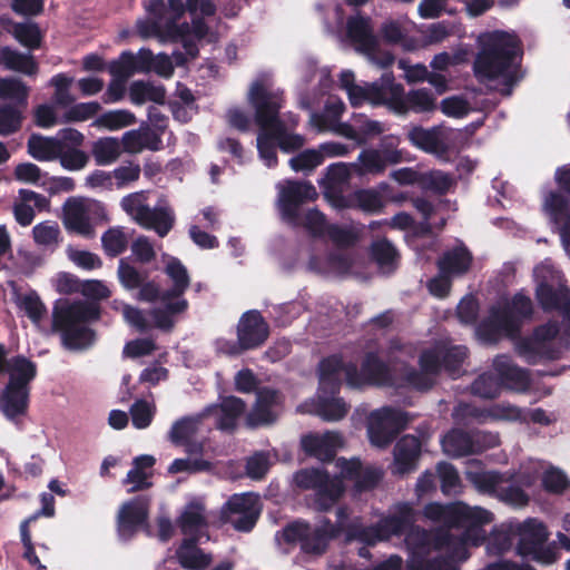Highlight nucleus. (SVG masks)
I'll return each instance as SVG.
<instances>
[{
    "label": "nucleus",
    "mask_w": 570,
    "mask_h": 570,
    "mask_svg": "<svg viewBox=\"0 0 570 570\" xmlns=\"http://www.w3.org/2000/svg\"><path fill=\"white\" fill-rule=\"evenodd\" d=\"M519 39L505 31L495 30L479 37V51L473 61V72L480 82L502 79L501 94L509 96L519 81Z\"/></svg>",
    "instance_id": "f257e3e1"
},
{
    "label": "nucleus",
    "mask_w": 570,
    "mask_h": 570,
    "mask_svg": "<svg viewBox=\"0 0 570 570\" xmlns=\"http://www.w3.org/2000/svg\"><path fill=\"white\" fill-rule=\"evenodd\" d=\"M100 317L101 306L97 302L59 299L52 309V330L60 334L66 348L83 350L94 343L96 332L90 325Z\"/></svg>",
    "instance_id": "f03ea898"
},
{
    "label": "nucleus",
    "mask_w": 570,
    "mask_h": 570,
    "mask_svg": "<svg viewBox=\"0 0 570 570\" xmlns=\"http://www.w3.org/2000/svg\"><path fill=\"white\" fill-rule=\"evenodd\" d=\"M295 485L303 491H313V508L327 512L345 493V484L338 475H331L322 468H305L294 474Z\"/></svg>",
    "instance_id": "7ed1b4c3"
},
{
    "label": "nucleus",
    "mask_w": 570,
    "mask_h": 570,
    "mask_svg": "<svg viewBox=\"0 0 570 570\" xmlns=\"http://www.w3.org/2000/svg\"><path fill=\"white\" fill-rule=\"evenodd\" d=\"M389 100L387 108L396 115L429 114L436 109V98L429 88L404 91L402 83L395 82L394 76L387 77Z\"/></svg>",
    "instance_id": "20e7f679"
},
{
    "label": "nucleus",
    "mask_w": 570,
    "mask_h": 570,
    "mask_svg": "<svg viewBox=\"0 0 570 570\" xmlns=\"http://www.w3.org/2000/svg\"><path fill=\"white\" fill-rule=\"evenodd\" d=\"M407 423V413L401 410L385 406L372 412L367 425L371 443L381 449L389 446Z\"/></svg>",
    "instance_id": "39448f33"
},
{
    "label": "nucleus",
    "mask_w": 570,
    "mask_h": 570,
    "mask_svg": "<svg viewBox=\"0 0 570 570\" xmlns=\"http://www.w3.org/2000/svg\"><path fill=\"white\" fill-rule=\"evenodd\" d=\"M393 375L386 362L375 352H367L361 363V368L354 362H348L347 386L361 389L366 385L390 386Z\"/></svg>",
    "instance_id": "423d86ee"
},
{
    "label": "nucleus",
    "mask_w": 570,
    "mask_h": 570,
    "mask_svg": "<svg viewBox=\"0 0 570 570\" xmlns=\"http://www.w3.org/2000/svg\"><path fill=\"white\" fill-rule=\"evenodd\" d=\"M493 514L480 507H470L464 502H453L451 529H463L462 535L470 539L474 547L485 541L483 525L491 523Z\"/></svg>",
    "instance_id": "0eeeda50"
},
{
    "label": "nucleus",
    "mask_w": 570,
    "mask_h": 570,
    "mask_svg": "<svg viewBox=\"0 0 570 570\" xmlns=\"http://www.w3.org/2000/svg\"><path fill=\"white\" fill-rule=\"evenodd\" d=\"M248 101L255 110V121L264 131H272L283 121L279 119L282 97L268 91L262 81H255L248 94Z\"/></svg>",
    "instance_id": "6e6552de"
},
{
    "label": "nucleus",
    "mask_w": 570,
    "mask_h": 570,
    "mask_svg": "<svg viewBox=\"0 0 570 570\" xmlns=\"http://www.w3.org/2000/svg\"><path fill=\"white\" fill-rule=\"evenodd\" d=\"M441 444L446 455L458 459L482 453L488 448L495 445V438L480 431L466 432L452 429L442 438Z\"/></svg>",
    "instance_id": "1a4fd4ad"
},
{
    "label": "nucleus",
    "mask_w": 570,
    "mask_h": 570,
    "mask_svg": "<svg viewBox=\"0 0 570 570\" xmlns=\"http://www.w3.org/2000/svg\"><path fill=\"white\" fill-rule=\"evenodd\" d=\"M317 197L316 188L309 181L289 180L279 194V210L283 219L297 225L301 219V206Z\"/></svg>",
    "instance_id": "9d476101"
},
{
    "label": "nucleus",
    "mask_w": 570,
    "mask_h": 570,
    "mask_svg": "<svg viewBox=\"0 0 570 570\" xmlns=\"http://www.w3.org/2000/svg\"><path fill=\"white\" fill-rule=\"evenodd\" d=\"M149 505L147 495H136L122 503L117 515V529L122 539L132 538L147 523Z\"/></svg>",
    "instance_id": "9b49d317"
},
{
    "label": "nucleus",
    "mask_w": 570,
    "mask_h": 570,
    "mask_svg": "<svg viewBox=\"0 0 570 570\" xmlns=\"http://www.w3.org/2000/svg\"><path fill=\"white\" fill-rule=\"evenodd\" d=\"M269 333V324L257 309L243 313L236 327L237 338L248 351L263 346Z\"/></svg>",
    "instance_id": "f8f14e48"
},
{
    "label": "nucleus",
    "mask_w": 570,
    "mask_h": 570,
    "mask_svg": "<svg viewBox=\"0 0 570 570\" xmlns=\"http://www.w3.org/2000/svg\"><path fill=\"white\" fill-rule=\"evenodd\" d=\"M282 403L279 391L271 387H263L256 394L253 409L246 416V425L250 429L274 424L277 421L275 407Z\"/></svg>",
    "instance_id": "ddd939ff"
},
{
    "label": "nucleus",
    "mask_w": 570,
    "mask_h": 570,
    "mask_svg": "<svg viewBox=\"0 0 570 570\" xmlns=\"http://www.w3.org/2000/svg\"><path fill=\"white\" fill-rule=\"evenodd\" d=\"M31 390L6 384L2 387V415L21 429L28 417Z\"/></svg>",
    "instance_id": "4468645a"
},
{
    "label": "nucleus",
    "mask_w": 570,
    "mask_h": 570,
    "mask_svg": "<svg viewBox=\"0 0 570 570\" xmlns=\"http://www.w3.org/2000/svg\"><path fill=\"white\" fill-rule=\"evenodd\" d=\"M493 370L501 387L524 392L531 385L529 371L517 365L510 355H498L493 360Z\"/></svg>",
    "instance_id": "2eb2a0df"
},
{
    "label": "nucleus",
    "mask_w": 570,
    "mask_h": 570,
    "mask_svg": "<svg viewBox=\"0 0 570 570\" xmlns=\"http://www.w3.org/2000/svg\"><path fill=\"white\" fill-rule=\"evenodd\" d=\"M345 35L360 52L373 55L377 49L379 41L373 31L372 20L367 16H350L346 19Z\"/></svg>",
    "instance_id": "dca6fc26"
},
{
    "label": "nucleus",
    "mask_w": 570,
    "mask_h": 570,
    "mask_svg": "<svg viewBox=\"0 0 570 570\" xmlns=\"http://www.w3.org/2000/svg\"><path fill=\"white\" fill-rule=\"evenodd\" d=\"M2 374L8 375L6 384L31 390V383L37 377V364L23 355L6 357L2 345Z\"/></svg>",
    "instance_id": "f3484780"
},
{
    "label": "nucleus",
    "mask_w": 570,
    "mask_h": 570,
    "mask_svg": "<svg viewBox=\"0 0 570 570\" xmlns=\"http://www.w3.org/2000/svg\"><path fill=\"white\" fill-rule=\"evenodd\" d=\"M348 362H344L342 355L333 354L320 361L318 372V390L330 394H340L342 387V375L347 383Z\"/></svg>",
    "instance_id": "a211bd4d"
},
{
    "label": "nucleus",
    "mask_w": 570,
    "mask_h": 570,
    "mask_svg": "<svg viewBox=\"0 0 570 570\" xmlns=\"http://www.w3.org/2000/svg\"><path fill=\"white\" fill-rule=\"evenodd\" d=\"M421 440L411 434L397 440L393 450V474L404 475L417 469L421 456Z\"/></svg>",
    "instance_id": "6ab92c4d"
},
{
    "label": "nucleus",
    "mask_w": 570,
    "mask_h": 570,
    "mask_svg": "<svg viewBox=\"0 0 570 570\" xmlns=\"http://www.w3.org/2000/svg\"><path fill=\"white\" fill-rule=\"evenodd\" d=\"M514 350L529 365L544 361H557L561 357V350L556 345H546L534 336H520L513 338Z\"/></svg>",
    "instance_id": "aec40b11"
},
{
    "label": "nucleus",
    "mask_w": 570,
    "mask_h": 570,
    "mask_svg": "<svg viewBox=\"0 0 570 570\" xmlns=\"http://www.w3.org/2000/svg\"><path fill=\"white\" fill-rule=\"evenodd\" d=\"M334 203L341 209H358L366 214H379L385 206L383 196L373 188H360L347 195H340Z\"/></svg>",
    "instance_id": "412c9836"
},
{
    "label": "nucleus",
    "mask_w": 570,
    "mask_h": 570,
    "mask_svg": "<svg viewBox=\"0 0 570 570\" xmlns=\"http://www.w3.org/2000/svg\"><path fill=\"white\" fill-rule=\"evenodd\" d=\"M62 223L70 233H76L86 238L95 235L85 204L75 197L66 200L62 207Z\"/></svg>",
    "instance_id": "4be33fe9"
},
{
    "label": "nucleus",
    "mask_w": 570,
    "mask_h": 570,
    "mask_svg": "<svg viewBox=\"0 0 570 570\" xmlns=\"http://www.w3.org/2000/svg\"><path fill=\"white\" fill-rule=\"evenodd\" d=\"M517 552L522 557L537 553L548 540V531L542 522L528 519L518 527Z\"/></svg>",
    "instance_id": "5701e85b"
},
{
    "label": "nucleus",
    "mask_w": 570,
    "mask_h": 570,
    "mask_svg": "<svg viewBox=\"0 0 570 570\" xmlns=\"http://www.w3.org/2000/svg\"><path fill=\"white\" fill-rule=\"evenodd\" d=\"M219 411L216 428L220 431L233 433L237 428L238 419L245 413L246 403L237 396L229 395L222 399L219 404L210 405L204 410L207 416L214 411Z\"/></svg>",
    "instance_id": "b1692460"
},
{
    "label": "nucleus",
    "mask_w": 570,
    "mask_h": 570,
    "mask_svg": "<svg viewBox=\"0 0 570 570\" xmlns=\"http://www.w3.org/2000/svg\"><path fill=\"white\" fill-rule=\"evenodd\" d=\"M177 524L186 538L196 537L202 540L207 535L208 521L205 515V505L202 501H190L177 519Z\"/></svg>",
    "instance_id": "393cba45"
},
{
    "label": "nucleus",
    "mask_w": 570,
    "mask_h": 570,
    "mask_svg": "<svg viewBox=\"0 0 570 570\" xmlns=\"http://www.w3.org/2000/svg\"><path fill=\"white\" fill-rule=\"evenodd\" d=\"M2 29L10 33L28 51L38 50L42 46L43 33L37 22L30 20L17 22L2 17Z\"/></svg>",
    "instance_id": "a878e982"
},
{
    "label": "nucleus",
    "mask_w": 570,
    "mask_h": 570,
    "mask_svg": "<svg viewBox=\"0 0 570 570\" xmlns=\"http://www.w3.org/2000/svg\"><path fill=\"white\" fill-rule=\"evenodd\" d=\"M302 444L308 455L322 462H331L335 459L337 449L343 444V439L340 433L326 432L322 436H305Z\"/></svg>",
    "instance_id": "bb28decb"
},
{
    "label": "nucleus",
    "mask_w": 570,
    "mask_h": 570,
    "mask_svg": "<svg viewBox=\"0 0 570 570\" xmlns=\"http://www.w3.org/2000/svg\"><path fill=\"white\" fill-rule=\"evenodd\" d=\"M431 541L435 549L445 550V554L454 559L459 566L470 557L468 544H471V541L465 535H454L449 529H438Z\"/></svg>",
    "instance_id": "cd10ccee"
},
{
    "label": "nucleus",
    "mask_w": 570,
    "mask_h": 570,
    "mask_svg": "<svg viewBox=\"0 0 570 570\" xmlns=\"http://www.w3.org/2000/svg\"><path fill=\"white\" fill-rule=\"evenodd\" d=\"M392 72H385L380 79V83L374 82L367 87L355 85L347 91L350 102L353 107L361 106L365 100L371 101L373 105H384L387 107L389 100V80Z\"/></svg>",
    "instance_id": "c85d7f7f"
},
{
    "label": "nucleus",
    "mask_w": 570,
    "mask_h": 570,
    "mask_svg": "<svg viewBox=\"0 0 570 570\" xmlns=\"http://www.w3.org/2000/svg\"><path fill=\"white\" fill-rule=\"evenodd\" d=\"M473 256L466 246H455L445 250L438 259L436 266L439 272L448 274L451 277H460L465 275L472 265Z\"/></svg>",
    "instance_id": "c756f323"
},
{
    "label": "nucleus",
    "mask_w": 570,
    "mask_h": 570,
    "mask_svg": "<svg viewBox=\"0 0 570 570\" xmlns=\"http://www.w3.org/2000/svg\"><path fill=\"white\" fill-rule=\"evenodd\" d=\"M502 332L513 340L518 336V325L514 324L507 312H499L498 309H493L490 318L482 322L478 327L479 335L491 343L497 342Z\"/></svg>",
    "instance_id": "7c9ffc66"
},
{
    "label": "nucleus",
    "mask_w": 570,
    "mask_h": 570,
    "mask_svg": "<svg viewBox=\"0 0 570 570\" xmlns=\"http://www.w3.org/2000/svg\"><path fill=\"white\" fill-rule=\"evenodd\" d=\"M31 52H21L9 46H2V68L27 77L37 76L39 63Z\"/></svg>",
    "instance_id": "2f4dec72"
},
{
    "label": "nucleus",
    "mask_w": 570,
    "mask_h": 570,
    "mask_svg": "<svg viewBox=\"0 0 570 570\" xmlns=\"http://www.w3.org/2000/svg\"><path fill=\"white\" fill-rule=\"evenodd\" d=\"M200 540L196 537L185 538L176 551L179 564L186 570H204L212 562V556L198 548Z\"/></svg>",
    "instance_id": "473e14b6"
},
{
    "label": "nucleus",
    "mask_w": 570,
    "mask_h": 570,
    "mask_svg": "<svg viewBox=\"0 0 570 570\" xmlns=\"http://www.w3.org/2000/svg\"><path fill=\"white\" fill-rule=\"evenodd\" d=\"M379 522L386 540L393 535L401 537L413 525L414 512L409 503H399L393 514L381 519Z\"/></svg>",
    "instance_id": "72a5a7b5"
},
{
    "label": "nucleus",
    "mask_w": 570,
    "mask_h": 570,
    "mask_svg": "<svg viewBox=\"0 0 570 570\" xmlns=\"http://www.w3.org/2000/svg\"><path fill=\"white\" fill-rule=\"evenodd\" d=\"M543 209L557 229L570 226V199L560 190H550L543 202Z\"/></svg>",
    "instance_id": "f704fd0d"
},
{
    "label": "nucleus",
    "mask_w": 570,
    "mask_h": 570,
    "mask_svg": "<svg viewBox=\"0 0 570 570\" xmlns=\"http://www.w3.org/2000/svg\"><path fill=\"white\" fill-rule=\"evenodd\" d=\"M406 137L412 146L425 153L438 154L445 151V145L436 127L426 129L416 125L411 127Z\"/></svg>",
    "instance_id": "c9c22d12"
},
{
    "label": "nucleus",
    "mask_w": 570,
    "mask_h": 570,
    "mask_svg": "<svg viewBox=\"0 0 570 570\" xmlns=\"http://www.w3.org/2000/svg\"><path fill=\"white\" fill-rule=\"evenodd\" d=\"M125 151L136 154L144 149L153 151L160 150L163 147L160 135L150 130H129L126 131L121 139Z\"/></svg>",
    "instance_id": "e433bc0d"
},
{
    "label": "nucleus",
    "mask_w": 570,
    "mask_h": 570,
    "mask_svg": "<svg viewBox=\"0 0 570 570\" xmlns=\"http://www.w3.org/2000/svg\"><path fill=\"white\" fill-rule=\"evenodd\" d=\"M348 409L346 402L338 394L317 391L315 411L324 421H340L347 414Z\"/></svg>",
    "instance_id": "4c0bfd02"
},
{
    "label": "nucleus",
    "mask_w": 570,
    "mask_h": 570,
    "mask_svg": "<svg viewBox=\"0 0 570 570\" xmlns=\"http://www.w3.org/2000/svg\"><path fill=\"white\" fill-rule=\"evenodd\" d=\"M129 99L137 106L146 101L164 105L166 100V89L163 85L155 86L150 81L135 80L129 86Z\"/></svg>",
    "instance_id": "58836bf2"
},
{
    "label": "nucleus",
    "mask_w": 570,
    "mask_h": 570,
    "mask_svg": "<svg viewBox=\"0 0 570 570\" xmlns=\"http://www.w3.org/2000/svg\"><path fill=\"white\" fill-rule=\"evenodd\" d=\"M62 141L51 137L32 134L28 139L29 155L39 161H50L59 157Z\"/></svg>",
    "instance_id": "ea45409f"
},
{
    "label": "nucleus",
    "mask_w": 570,
    "mask_h": 570,
    "mask_svg": "<svg viewBox=\"0 0 570 570\" xmlns=\"http://www.w3.org/2000/svg\"><path fill=\"white\" fill-rule=\"evenodd\" d=\"M165 273L173 282V286L165 291V299L184 296L190 285V278L183 263L176 257L170 258L165 267Z\"/></svg>",
    "instance_id": "a19ab883"
},
{
    "label": "nucleus",
    "mask_w": 570,
    "mask_h": 570,
    "mask_svg": "<svg viewBox=\"0 0 570 570\" xmlns=\"http://www.w3.org/2000/svg\"><path fill=\"white\" fill-rule=\"evenodd\" d=\"M174 223L175 216L170 208L149 207L148 213L145 214L139 225L144 228L155 230L159 237H165L174 227Z\"/></svg>",
    "instance_id": "79ce46f5"
},
{
    "label": "nucleus",
    "mask_w": 570,
    "mask_h": 570,
    "mask_svg": "<svg viewBox=\"0 0 570 570\" xmlns=\"http://www.w3.org/2000/svg\"><path fill=\"white\" fill-rule=\"evenodd\" d=\"M520 414L519 407L509 404H494L490 407L470 406L466 411V415L479 423H485L488 420H518Z\"/></svg>",
    "instance_id": "37998d69"
},
{
    "label": "nucleus",
    "mask_w": 570,
    "mask_h": 570,
    "mask_svg": "<svg viewBox=\"0 0 570 570\" xmlns=\"http://www.w3.org/2000/svg\"><path fill=\"white\" fill-rule=\"evenodd\" d=\"M207 416L206 412H202L195 416H183L175 421L169 431V440L176 445L180 446L187 440L193 439L197 433L199 424Z\"/></svg>",
    "instance_id": "c03bdc74"
},
{
    "label": "nucleus",
    "mask_w": 570,
    "mask_h": 570,
    "mask_svg": "<svg viewBox=\"0 0 570 570\" xmlns=\"http://www.w3.org/2000/svg\"><path fill=\"white\" fill-rule=\"evenodd\" d=\"M569 291L567 287L556 288L547 281L537 285L535 298L544 312L557 311L562 306V301L567 298Z\"/></svg>",
    "instance_id": "a18cd8bd"
},
{
    "label": "nucleus",
    "mask_w": 570,
    "mask_h": 570,
    "mask_svg": "<svg viewBox=\"0 0 570 570\" xmlns=\"http://www.w3.org/2000/svg\"><path fill=\"white\" fill-rule=\"evenodd\" d=\"M499 312H507L514 324L518 325V335L521 333V327L524 321L531 320L533 315V303L531 298L523 293H517L512 296L511 302L498 308Z\"/></svg>",
    "instance_id": "49530a36"
},
{
    "label": "nucleus",
    "mask_w": 570,
    "mask_h": 570,
    "mask_svg": "<svg viewBox=\"0 0 570 570\" xmlns=\"http://www.w3.org/2000/svg\"><path fill=\"white\" fill-rule=\"evenodd\" d=\"M121 154V146L117 138L102 137L94 141L91 155L96 165L107 166L118 159Z\"/></svg>",
    "instance_id": "de8ad7c7"
},
{
    "label": "nucleus",
    "mask_w": 570,
    "mask_h": 570,
    "mask_svg": "<svg viewBox=\"0 0 570 570\" xmlns=\"http://www.w3.org/2000/svg\"><path fill=\"white\" fill-rule=\"evenodd\" d=\"M29 87L19 78H2V102L28 107Z\"/></svg>",
    "instance_id": "09e8293b"
},
{
    "label": "nucleus",
    "mask_w": 570,
    "mask_h": 570,
    "mask_svg": "<svg viewBox=\"0 0 570 570\" xmlns=\"http://www.w3.org/2000/svg\"><path fill=\"white\" fill-rule=\"evenodd\" d=\"M439 350L442 360V368L452 376L458 375L468 357V347L463 345H441Z\"/></svg>",
    "instance_id": "8fccbe9b"
},
{
    "label": "nucleus",
    "mask_w": 570,
    "mask_h": 570,
    "mask_svg": "<svg viewBox=\"0 0 570 570\" xmlns=\"http://www.w3.org/2000/svg\"><path fill=\"white\" fill-rule=\"evenodd\" d=\"M128 244L129 238L120 226L109 227L101 236V246L108 257L121 255Z\"/></svg>",
    "instance_id": "3c124183"
},
{
    "label": "nucleus",
    "mask_w": 570,
    "mask_h": 570,
    "mask_svg": "<svg viewBox=\"0 0 570 570\" xmlns=\"http://www.w3.org/2000/svg\"><path fill=\"white\" fill-rule=\"evenodd\" d=\"M495 498L513 508H523L530 502V495L513 480L509 482L503 480V483H500Z\"/></svg>",
    "instance_id": "603ef678"
},
{
    "label": "nucleus",
    "mask_w": 570,
    "mask_h": 570,
    "mask_svg": "<svg viewBox=\"0 0 570 570\" xmlns=\"http://www.w3.org/2000/svg\"><path fill=\"white\" fill-rule=\"evenodd\" d=\"M358 164L352 166L360 175H380L385 171V161L382 158L381 151L377 149H364L357 157Z\"/></svg>",
    "instance_id": "864d4df0"
},
{
    "label": "nucleus",
    "mask_w": 570,
    "mask_h": 570,
    "mask_svg": "<svg viewBox=\"0 0 570 570\" xmlns=\"http://www.w3.org/2000/svg\"><path fill=\"white\" fill-rule=\"evenodd\" d=\"M501 384L492 373L480 374L471 385V393L482 399L493 400L501 393Z\"/></svg>",
    "instance_id": "5fc2aeb1"
},
{
    "label": "nucleus",
    "mask_w": 570,
    "mask_h": 570,
    "mask_svg": "<svg viewBox=\"0 0 570 570\" xmlns=\"http://www.w3.org/2000/svg\"><path fill=\"white\" fill-rule=\"evenodd\" d=\"M541 483L543 490L550 494H563L570 488L568 475L554 466L543 472Z\"/></svg>",
    "instance_id": "6e6d98bb"
},
{
    "label": "nucleus",
    "mask_w": 570,
    "mask_h": 570,
    "mask_svg": "<svg viewBox=\"0 0 570 570\" xmlns=\"http://www.w3.org/2000/svg\"><path fill=\"white\" fill-rule=\"evenodd\" d=\"M59 163L62 168L77 171L85 168L89 161V156L81 149L67 146L62 142V147L60 148Z\"/></svg>",
    "instance_id": "4d7b16f0"
},
{
    "label": "nucleus",
    "mask_w": 570,
    "mask_h": 570,
    "mask_svg": "<svg viewBox=\"0 0 570 570\" xmlns=\"http://www.w3.org/2000/svg\"><path fill=\"white\" fill-rule=\"evenodd\" d=\"M26 109L11 102H2V137L20 130Z\"/></svg>",
    "instance_id": "13d9d810"
},
{
    "label": "nucleus",
    "mask_w": 570,
    "mask_h": 570,
    "mask_svg": "<svg viewBox=\"0 0 570 570\" xmlns=\"http://www.w3.org/2000/svg\"><path fill=\"white\" fill-rule=\"evenodd\" d=\"M35 242L41 246H58L60 240V228L56 222L46 220L32 228Z\"/></svg>",
    "instance_id": "bf43d9fd"
},
{
    "label": "nucleus",
    "mask_w": 570,
    "mask_h": 570,
    "mask_svg": "<svg viewBox=\"0 0 570 570\" xmlns=\"http://www.w3.org/2000/svg\"><path fill=\"white\" fill-rule=\"evenodd\" d=\"M453 185V179L449 174L441 170L422 173L421 188L432 190L439 195L446 194Z\"/></svg>",
    "instance_id": "052dcab7"
},
{
    "label": "nucleus",
    "mask_w": 570,
    "mask_h": 570,
    "mask_svg": "<svg viewBox=\"0 0 570 570\" xmlns=\"http://www.w3.org/2000/svg\"><path fill=\"white\" fill-rule=\"evenodd\" d=\"M470 480L479 491L495 497L500 483H503V474L498 471L476 472Z\"/></svg>",
    "instance_id": "680f3d73"
},
{
    "label": "nucleus",
    "mask_w": 570,
    "mask_h": 570,
    "mask_svg": "<svg viewBox=\"0 0 570 570\" xmlns=\"http://www.w3.org/2000/svg\"><path fill=\"white\" fill-rule=\"evenodd\" d=\"M98 125L110 130H117L136 122L135 115L126 109L107 111L97 119Z\"/></svg>",
    "instance_id": "e2e57ef3"
},
{
    "label": "nucleus",
    "mask_w": 570,
    "mask_h": 570,
    "mask_svg": "<svg viewBox=\"0 0 570 570\" xmlns=\"http://www.w3.org/2000/svg\"><path fill=\"white\" fill-rule=\"evenodd\" d=\"M101 106L97 101L79 102L72 105L62 117V122L85 121L96 116Z\"/></svg>",
    "instance_id": "0e129e2a"
},
{
    "label": "nucleus",
    "mask_w": 570,
    "mask_h": 570,
    "mask_svg": "<svg viewBox=\"0 0 570 570\" xmlns=\"http://www.w3.org/2000/svg\"><path fill=\"white\" fill-rule=\"evenodd\" d=\"M438 473L441 482V491L445 495L456 493L461 487V479L455 466L448 462L438 464Z\"/></svg>",
    "instance_id": "69168bd1"
},
{
    "label": "nucleus",
    "mask_w": 570,
    "mask_h": 570,
    "mask_svg": "<svg viewBox=\"0 0 570 570\" xmlns=\"http://www.w3.org/2000/svg\"><path fill=\"white\" fill-rule=\"evenodd\" d=\"M19 307L35 324H39L47 314V308L36 292L22 296L19 301Z\"/></svg>",
    "instance_id": "338daca9"
},
{
    "label": "nucleus",
    "mask_w": 570,
    "mask_h": 570,
    "mask_svg": "<svg viewBox=\"0 0 570 570\" xmlns=\"http://www.w3.org/2000/svg\"><path fill=\"white\" fill-rule=\"evenodd\" d=\"M412 570H460L455 560L448 554L428 560H416L411 564Z\"/></svg>",
    "instance_id": "774afa93"
}]
</instances>
